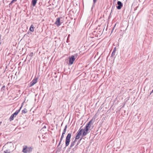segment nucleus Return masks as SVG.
I'll return each mask as SVG.
<instances>
[{
    "label": "nucleus",
    "instance_id": "nucleus-18",
    "mask_svg": "<svg viewBox=\"0 0 153 153\" xmlns=\"http://www.w3.org/2000/svg\"><path fill=\"white\" fill-rule=\"evenodd\" d=\"M115 52H114V51H113L111 54V56H115Z\"/></svg>",
    "mask_w": 153,
    "mask_h": 153
},
{
    "label": "nucleus",
    "instance_id": "nucleus-7",
    "mask_svg": "<svg viewBox=\"0 0 153 153\" xmlns=\"http://www.w3.org/2000/svg\"><path fill=\"white\" fill-rule=\"evenodd\" d=\"M82 129H79L77 132V134L76 136L75 140L78 139L80 137V136L82 134Z\"/></svg>",
    "mask_w": 153,
    "mask_h": 153
},
{
    "label": "nucleus",
    "instance_id": "nucleus-24",
    "mask_svg": "<svg viewBox=\"0 0 153 153\" xmlns=\"http://www.w3.org/2000/svg\"><path fill=\"white\" fill-rule=\"evenodd\" d=\"M46 128V127L45 126H43V127L42 128Z\"/></svg>",
    "mask_w": 153,
    "mask_h": 153
},
{
    "label": "nucleus",
    "instance_id": "nucleus-11",
    "mask_svg": "<svg viewBox=\"0 0 153 153\" xmlns=\"http://www.w3.org/2000/svg\"><path fill=\"white\" fill-rule=\"evenodd\" d=\"M37 1V0H32V5L33 6H35Z\"/></svg>",
    "mask_w": 153,
    "mask_h": 153
},
{
    "label": "nucleus",
    "instance_id": "nucleus-1",
    "mask_svg": "<svg viewBox=\"0 0 153 153\" xmlns=\"http://www.w3.org/2000/svg\"><path fill=\"white\" fill-rule=\"evenodd\" d=\"M92 121L90 120L86 125L84 128H81L79 129H82V136H86L88 133L89 129L91 127L92 124Z\"/></svg>",
    "mask_w": 153,
    "mask_h": 153
},
{
    "label": "nucleus",
    "instance_id": "nucleus-17",
    "mask_svg": "<svg viewBox=\"0 0 153 153\" xmlns=\"http://www.w3.org/2000/svg\"><path fill=\"white\" fill-rule=\"evenodd\" d=\"M27 110L25 108L22 111V114H25L27 112Z\"/></svg>",
    "mask_w": 153,
    "mask_h": 153
},
{
    "label": "nucleus",
    "instance_id": "nucleus-16",
    "mask_svg": "<svg viewBox=\"0 0 153 153\" xmlns=\"http://www.w3.org/2000/svg\"><path fill=\"white\" fill-rule=\"evenodd\" d=\"M10 149H7L6 150L4 151V153H10Z\"/></svg>",
    "mask_w": 153,
    "mask_h": 153
},
{
    "label": "nucleus",
    "instance_id": "nucleus-9",
    "mask_svg": "<svg viewBox=\"0 0 153 153\" xmlns=\"http://www.w3.org/2000/svg\"><path fill=\"white\" fill-rule=\"evenodd\" d=\"M37 82V79H33L30 83V87H31L35 84Z\"/></svg>",
    "mask_w": 153,
    "mask_h": 153
},
{
    "label": "nucleus",
    "instance_id": "nucleus-21",
    "mask_svg": "<svg viewBox=\"0 0 153 153\" xmlns=\"http://www.w3.org/2000/svg\"><path fill=\"white\" fill-rule=\"evenodd\" d=\"M16 1V0H12V1H11V3H13Z\"/></svg>",
    "mask_w": 153,
    "mask_h": 153
},
{
    "label": "nucleus",
    "instance_id": "nucleus-20",
    "mask_svg": "<svg viewBox=\"0 0 153 153\" xmlns=\"http://www.w3.org/2000/svg\"><path fill=\"white\" fill-rule=\"evenodd\" d=\"M116 51V47H115L113 51H114V52H115Z\"/></svg>",
    "mask_w": 153,
    "mask_h": 153
},
{
    "label": "nucleus",
    "instance_id": "nucleus-19",
    "mask_svg": "<svg viewBox=\"0 0 153 153\" xmlns=\"http://www.w3.org/2000/svg\"><path fill=\"white\" fill-rule=\"evenodd\" d=\"M33 56V53H31L30 54L29 56L31 57H32Z\"/></svg>",
    "mask_w": 153,
    "mask_h": 153
},
{
    "label": "nucleus",
    "instance_id": "nucleus-12",
    "mask_svg": "<svg viewBox=\"0 0 153 153\" xmlns=\"http://www.w3.org/2000/svg\"><path fill=\"white\" fill-rule=\"evenodd\" d=\"M64 134H62V136L61 137V138L60 139V141H59V144H58V146L60 145V144H61V142L62 140V139H63V138H64Z\"/></svg>",
    "mask_w": 153,
    "mask_h": 153
},
{
    "label": "nucleus",
    "instance_id": "nucleus-10",
    "mask_svg": "<svg viewBox=\"0 0 153 153\" xmlns=\"http://www.w3.org/2000/svg\"><path fill=\"white\" fill-rule=\"evenodd\" d=\"M117 3L118 5L117 7V9L119 10L123 6L122 4L120 1H118Z\"/></svg>",
    "mask_w": 153,
    "mask_h": 153
},
{
    "label": "nucleus",
    "instance_id": "nucleus-5",
    "mask_svg": "<svg viewBox=\"0 0 153 153\" xmlns=\"http://www.w3.org/2000/svg\"><path fill=\"white\" fill-rule=\"evenodd\" d=\"M19 112V109L17 110L9 118V120L10 121H11L13 120L14 117L16 116L18 114Z\"/></svg>",
    "mask_w": 153,
    "mask_h": 153
},
{
    "label": "nucleus",
    "instance_id": "nucleus-8",
    "mask_svg": "<svg viewBox=\"0 0 153 153\" xmlns=\"http://www.w3.org/2000/svg\"><path fill=\"white\" fill-rule=\"evenodd\" d=\"M82 129H79L77 132V134L76 136L75 140L78 139L80 137V136L82 134Z\"/></svg>",
    "mask_w": 153,
    "mask_h": 153
},
{
    "label": "nucleus",
    "instance_id": "nucleus-27",
    "mask_svg": "<svg viewBox=\"0 0 153 153\" xmlns=\"http://www.w3.org/2000/svg\"><path fill=\"white\" fill-rule=\"evenodd\" d=\"M153 92V90L152 91L151 93H152Z\"/></svg>",
    "mask_w": 153,
    "mask_h": 153
},
{
    "label": "nucleus",
    "instance_id": "nucleus-3",
    "mask_svg": "<svg viewBox=\"0 0 153 153\" xmlns=\"http://www.w3.org/2000/svg\"><path fill=\"white\" fill-rule=\"evenodd\" d=\"M71 137V134L68 133L66 137L65 141V145L66 146H67L69 145L70 139Z\"/></svg>",
    "mask_w": 153,
    "mask_h": 153
},
{
    "label": "nucleus",
    "instance_id": "nucleus-6",
    "mask_svg": "<svg viewBox=\"0 0 153 153\" xmlns=\"http://www.w3.org/2000/svg\"><path fill=\"white\" fill-rule=\"evenodd\" d=\"M62 22H60V18H56V21L55 22V24L57 26H59L61 24Z\"/></svg>",
    "mask_w": 153,
    "mask_h": 153
},
{
    "label": "nucleus",
    "instance_id": "nucleus-22",
    "mask_svg": "<svg viewBox=\"0 0 153 153\" xmlns=\"http://www.w3.org/2000/svg\"><path fill=\"white\" fill-rule=\"evenodd\" d=\"M5 88V86L4 85L2 87V88H1V89H4Z\"/></svg>",
    "mask_w": 153,
    "mask_h": 153
},
{
    "label": "nucleus",
    "instance_id": "nucleus-13",
    "mask_svg": "<svg viewBox=\"0 0 153 153\" xmlns=\"http://www.w3.org/2000/svg\"><path fill=\"white\" fill-rule=\"evenodd\" d=\"M75 142L76 140H75L73 142H72L71 143V145L70 146V149L72 147H73L74 145Z\"/></svg>",
    "mask_w": 153,
    "mask_h": 153
},
{
    "label": "nucleus",
    "instance_id": "nucleus-23",
    "mask_svg": "<svg viewBox=\"0 0 153 153\" xmlns=\"http://www.w3.org/2000/svg\"><path fill=\"white\" fill-rule=\"evenodd\" d=\"M97 1V0H93V2L94 3H95Z\"/></svg>",
    "mask_w": 153,
    "mask_h": 153
},
{
    "label": "nucleus",
    "instance_id": "nucleus-2",
    "mask_svg": "<svg viewBox=\"0 0 153 153\" xmlns=\"http://www.w3.org/2000/svg\"><path fill=\"white\" fill-rule=\"evenodd\" d=\"M32 150L33 148L32 147L24 146H23V149L22 151L24 153H27L31 152L32 151Z\"/></svg>",
    "mask_w": 153,
    "mask_h": 153
},
{
    "label": "nucleus",
    "instance_id": "nucleus-15",
    "mask_svg": "<svg viewBox=\"0 0 153 153\" xmlns=\"http://www.w3.org/2000/svg\"><path fill=\"white\" fill-rule=\"evenodd\" d=\"M67 128V126H66L65 127V128L64 129V130L63 131L62 134H65V133H66V130Z\"/></svg>",
    "mask_w": 153,
    "mask_h": 153
},
{
    "label": "nucleus",
    "instance_id": "nucleus-14",
    "mask_svg": "<svg viewBox=\"0 0 153 153\" xmlns=\"http://www.w3.org/2000/svg\"><path fill=\"white\" fill-rule=\"evenodd\" d=\"M30 31H31L32 32H33L34 31V27L33 25H31L30 27Z\"/></svg>",
    "mask_w": 153,
    "mask_h": 153
},
{
    "label": "nucleus",
    "instance_id": "nucleus-25",
    "mask_svg": "<svg viewBox=\"0 0 153 153\" xmlns=\"http://www.w3.org/2000/svg\"><path fill=\"white\" fill-rule=\"evenodd\" d=\"M17 97H16L15 98V99L16 100H17V99H18V98H16Z\"/></svg>",
    "mask_w": 153,
    "mask_h": 153
},
{
    "label": "nucleus",
    "instance_id": "nucleus-26",
    "mask_svg": "<svg viewBox=\"0 0 153 153\" xmlns=\"http://www.w3.org/2000/svg\"><path fill=\"white\" fill-rule=\"evenodd\" d=\"M21 108H20V109H19L20 110V109H21Z\"/></svg>",
    "mask_w": 153,
    "mask_h": 153
},
{
    "label": "nucleus",
    "instance_id": "nucleus-4",
    "mask_svg": "<svg viewBox=\"0 0 153 153\" xmlns=\"http://www.w3.org/2000/svg\"><path fill=\"white\" fill-rule=\"evenodd\" d=\"M76 57V56H72L70 57H69V62L68 63L69 65H71L73 64Z\"/></svg>",
    "mask_w": 153,
    "mask_h": 153
}]
</instances>
